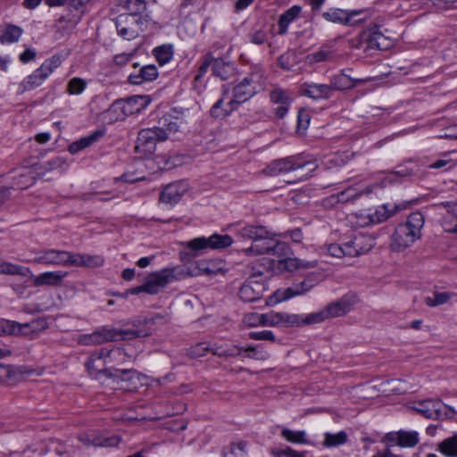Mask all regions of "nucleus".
I'll return each instance as SVG.
<instances>
[{"label": "nucleus", "mask_w": 457, "mask_h": 457, "mask_svg": "<svg viewBox=\"0 0 457 457\" xmlns=\"http://www.w3.org/2000/svg\"><path fill=\"white\" fill-rule=\"evenodd\" d=\"M0 274L27 277L30 274V270L27 267L12 264L11 262H2L0 263Z\"/></svg>", "instance_id": "nucleus-40"}, {"label": "nucleus", "mask_w": 457, "mask_h": 457, "mask_svg": "<svg viewBox=\"0 0 457 457\" xmlns=\"http://www.w3.org/2000/svg\"><path fill=\"white\" fill-rule=\"evenodd\" d=\"M149 104L147 96H135L128 98L125 101L118 102L117 104L120 105L125 115H131L141 112Z\"/></svg>", "instance_id": "nucleus-23"}, {"label": "nucleus", "mask_w": 457, "mask_h": 457, "mask_svg": "<svg viewBox=\"0 0 457 457\" xmlns=\"http://www.w3.org/2000/svg\"><path fill=\"white\" fill-rule=\"evenodd\" d=\"M87 87V81L80 78L71 79L67 85V91L71 95H79Z\"/></svg>", "instance_id": "nucleus-50"}, {"label": "nucleus", "mask_w": 457, "mask_h": 457, "mask_svg": "<svg viewBox=\"0 0 457 457\" xmlns=\"http://www.w3.org/2000/svg\"><path fill=\"white\" fill-rule=\"evenodd\" d=\"M147 22L141 17L137 19L133 15L122 14L116 20V28L119 35L125 39H132L138 36L139 31H143V25Z\"/></svg>", "instance_id": "nucleus-10"}, {"label": "nucleus", "mask_w": 457, "mask_h": 457, "mask_svg": "<svg viewBox=\"0 0 457 457\" xmlns=\"http://www.w3.org/2000/svg\"><path fill=\"white\" fill-rule=\"evenodd\" d=\"M35 172L32 168H26L13 177V186L18 189H24L34 183Z\"/></svg>", "instance_id": "nucleus-33"}, {"label": "nucleus", "mask_w": 457, "mask_h": 457, "mask_svg": "<svg viewBox=\"0 0 457 457\" xmlns=\"http://www.w3.org/2000/svg\"><path fill=\"white\" fill-rule=\"evenodd\" d=\"M437 451L446 457H457V435L443 440L437 445Z\"/></svg>", "instance_id": "nucleus-37"}, {"label": "nucleus", "mask_w": 457, "mask_h": 457, "mask_svg": "<svg viewBox=\"0 0 457 457\" xmlns=\"http://www.w3.org/2000/svg\"><path fill=\"white\" fill-rule=\"evenodd\" d=\"M207 352H210V345L206 343H199L191 347L189 354L192 358H198Z\"/></svg>", "instance_id": "nucleus-56"}, {"label": "nucleus", "mask_w": 457, "mask_h": 457, "mask_svg": "<svg viewBox=\"0 0 457 457\" xmlns=\"http://www.w3.org/2000/svg\"><path fill=\"white\" fill-rule=\"evenodd\" d=\"M281 436L290 443L304 445L310 443L304 431H294L289 428H283L281 431Z\"/></svg>", "instance_id": "nucleus-43"}, {"label": "nucleus", "mask_w": 457, "mask_h": 457, "mask_svg": "<svg viewBox=\"0 0 457 457\" xmlns=\"http://www.w3.org/2000/svg\"><path fill=\"white\" fill-rule=\"evenodd\" d=\"M236 236L242 240H251L249 247L244 249L246 255L278 254L288 249L287 244L274 238L275 234L263 226L245 225L237 229Z\"/></svg>", "instance_id": "nucleus-1"}, {"label": "nucleus", "mask_w": 457, "mask_h": 457, "mask_svg": "<svg viewBox=\"0 0 457 457\" xmlns=\"http://www.w3.org/2000/svg\"><path fill=\"white\" fill-rule=\"evenodd\" d=\"M300 94L312 99H327L332 95L329 85L303 83L300 87Z\"/></svg>", "instance_id": "nucleus-20"}, {"label": "nucleus", "mask_w": 457, "mask_h": 457, "mask_svg": "<svg viewBox=\"0 0 457 457\" xmlns=\"http://www.w3.org/2000/svg\"><path fill=\"white\" fill-rule=\"evenodd\" d=\"M367 237L364 236H357L344 244L345 255L349 257H356L368 253L371 248V245L366 244Z\"/></svg>", "instance_id": "nucleus-21"}, {"label": "nucleus", "mask_w": 457, "mask_h": 457, "mask_svg": "<svg viewBox=\"0 0 457 457\" xmlns=\"http://www.w3.org/2000/svg\"><path fill=\"white\" fill-rule=\"evenodd\" d=\"M116 335V328L103 326L96 328L90 334L79 335L77 338V343L80 345H97L108 342H114Z\"/></svg>", "instance_id": "nucleus-11"}, {"label": "nucleus", "mask_w": 457, "mask_h": 457, "mask_svg": "<svg viewBox=\"0 0 457 457\" xmlns=\"http://www.w3.org/2000/svg\"><path fill=\"white\" fill-rule=\"evenodd\" d=\"M385 441L388 444L396 445L402 447H414L419 443V435L413 431H399L388 433L385 436Z\"/></svg>", "instance_id": "nucleus-18"}, {"label": "nucleus", "mask_w": 457, "mask_h": 457, "mask_svg": "<svg viewBox=\"0 0 457 457\" xmlns=\"http://www.w3.org/2000/svg\"><path fill=\"white\" fill-rule=\"evenodd\" d=\"M357 303L355 295H345L338 301L330 303L320 312L307 315L308 323H320L326 320L341 317L347 314Z\"/></svg>", "instance_id": "nucleus-4"}, {"label": "nucleus", "mask_w": 457, "mask_h": 457, "mask_svg": "<svg viewBox=\"0 0 457 457\" xmlns=\"http://www.w3.org/2000/svg\"><path fill=\"white\" fill-rule=\"evenodd\" d=\"M154 53L157 62L162 65L169 62L173 55L170 46H158L154 50Z\"/></svg>", "instance_id": "nucleus-47"}, {"label": "nucleus", "mask_w": 457, "mask_h": 457, "mask_svg": "<svg viewBox=\"0 0 457 457\" xmlns=\"http://www.w3.org/2000/svg\"><path fill=\"white\" fill-rule=\"evenodd\" d=\"M331 53L327 50H319L315 53L310 54L306 56L307 62L310 64L320 62L329 60Z\"/></svg>", "instance_id": "nucleus-53"}, {"label": "nucleus", "mask_w": 457, "mask_h": 457, "mask_svg": "<svg viewBox=\"0 0 457 457\" xmlns=\"http://www.w3.org/2000/svg\"><path fill=\"white\" fill-rule=\"evenodd\" d=\"M352 222H355L356 225L360 227H366L372 223V218L370 217V213L360 212L352 214L351 216Z\"/></svg>", "instance_id": "nucleus-55"}, {"label": "nucleus", "mask_w": 457, "mask_h": 457, "mask_svg": "<svg viewBox=\"0 0 457 457\" xmlns=\"http://www.w3.org/2000/svg\"><path fill=\"white\" fill-rule=\"evenodd\" d=\"M187 190L188 184L186 181L181 180L168 184L162 190L159 200L166 204H175L180 201Z\"/></svg>", "instance_id": "nucleus-13"}, {"label": "nucleus", "mask_w": 457, "mask_h": 457, "mask_svg": "<svg viewBox=\"0 0 457 457\" xmlns=\"http://www.w3.org/2000/svg\"><path fill=\"white\" fill-rule=\"evenodd\" d=\"M82 12H75L74 13H69L68 15L61 16L57 24L59 28L71 30L73 29L81 19Z\"/></svg>", "instance_id": "nucleus-39"}, {"label": "nucleus", "mask_w": 457, "mask_h": 457, "mask_svg": "<svg viewBox=\"0 0 457 457\" xmlns=\"http://www.w3.org/2000/svg\"><path fill=\"white\" fill-rule=\"evenodd\" d=\"M184 277V270L181 267L162 269L159 271L149 274L144 283L145 293L156 295L161 288L168 284L181 279Z\"/></svg>", "instance_id": "nucleus-5"}, {"label": "nucleus", "mask_w": 457, "mask_h": 457, "mask_svg": "<svg viewBox=\"0 0 457 457\" xmlns=\"http://www.w3.org/2000/svg\"><path fill=\"white\" fill-rule=\"evenodd\" d=\"M85 365L90 376L95 378H99L100 375L104 374L109 378L115 377L124 380L126 376L135 374L133 370H114L115 373H112L111 369L106 368L109 364L105 354H102V349L93 353Z\"/></svg>", "instance_id": "nucleus-6"}, {"label": "nucleus", "mask_w": 457, "mask_h": 457, "mask_svg": "<svg viewBox=\"0 0 457 457\" xmlns=\"http://www.w3.org/2000/svg\"><path fill=\"white\" fill-rule=\"evenodd\" d=\"M317 261H304L298 258H285L278 261V268L284 271H295L300 269H312L316 267Z\"/></svg>", "instance_id": "nucleus-25"}, {"label": "nucleus", "mask_w": 457, "mask_h": 457, "mask_svg": "<svg viewBox=\"0 0 457 457\" xmlns=\"http://www.w3.org/2000/svg\"><path fill=\"white\" fill-rule=\"evenodd\" d=\"M347 434L345 431H340L337 434L326 433L323 445L326 447H333L344 445L347 441Z\"/></svg>", "instance_id": "nucleus-45"}, {"label": "nucleus", "mask_w": 457, "mask_h": 457, "mask_svg": "<svg viewBox=\"0 0 457 457\" xmlns=\"http://www.w3.org/2000/svg\"><path fill=\"white\" fill-rule=\"evenodd\" d=\"M65 164V160L62 157L57 156L50 161L35 165L32 169L37 177L44 178L53 170L62 168Z\"/></svg>", "instance_id": "nucleus-29"}, {"label": "nucleus", "mask_w": 457, "mask_h": 457, "mask_svg": "<svg viewBox=\"0 0 457 457\" xmlns=\"http://www.w3.org/2000/svg\"><path fill=\"white\" fill-rule=\"evenodd\" d=\"M440 205L447 210V213L442 219V228L446 232L457 234V204L446 202Z\"/></svg>", "instance_id": "nucleus-24"}, {"label": "nucleus", "mask_w": 457, "mask_h": 457, "mask_svg": "<svg viewBox=\"0 0 457 457\" xmlns=\"http://www.w3.org/2000/svg\"><path fill=\"white\" fill-rule=\"evenodd\" d=\"M98 137H99L98 133H94L88 137L80 138L79 140L71 144V145L69 147V151L71 154H77L80 150L91 145L95 141L97 140Z\"/></svg>", "instance_id": "nucleus-46"}, {"label": "nucleus", "mask_w": 457, "mask_h": 457, "mask_svg": "<svg viewBox=\"0 0 457 457\" xmlns=\"http://www.w3.org/2000/svg\"><path fill=\"white\" fill-rule=\"evenodd\" d=\"M245 444L241 442L238 444H231L230 445L223 448V457H242L245 453Z\"/></svg>", "instance_id": "nucleus-49"}, {"label": "nucleus", "mask_w": 457, "mask_h": 457, "mask_svg": "<svg viewBox=\"0 0 457 457\" xmlns=\"http://www.w3.org/2000/svg\"><path fill=\"white\" fill-rule=\"evenodd\" d=\"M453 296H455V294L448 292H435L432 296H426L424 301L428 306L435 307L447 303Z\"/></svg>", "instance_id": "nucleus-42"}, {"label": "nucleus", "mask_w": 457, "mask_h": 457, "mask_svg": "<svg viewBox=\"0 0 457 457\" xmlns=\"http://www.w3.org/2000/svg\"><path fill=\"white\" fill-rule=\"evenodd\" d=\"M262 326L278 327L277 312L262 314Z\"/></svg>", "instance_id": "nucleus-60"}, {"label": "nucleus", "mask_w": 457, "mask_h": 457, "mask_svg": "<svg viewBox=\"0 0 457 457\" xmlns=\"http://www.w3.org/2000/svg\"><path fill=\"white\" fill-rule=\"evenodd\" d=\"M60 64V59L55 56L46 60L20 84L21 91H29L41 86Z\"/></svg>", "instance_id": "nucleus-7"}, {"label": "nucleus", "mask_w": 457, "mask_h": 457, "mask_svg": "<svg viewBox=\"0 0 457 457\" xmlns=\"http://www.w3.org/2000/svg\"><path fill=\"white\" fill-rule=\"evenodd\" d=\"M157 76L158 71L155 65H145L139 70L138 73L130 74L129 82L133 85H141L145 81L155 79Z\"/></svg>", "instance_id": "nucleus-27"}, {"label": "nucleus", "mask_w": 457, "mask_h": 457, "mask_svg": "<svg viewBox=\"0 0 457 457\" xmlns=\"http://www.w3.org/2000/svg\"><path fill=\"white\" fill-rule=\"evenodd\" d=\"M233 243V239L228 235L214 234L208 238L196 237L184 245L192 251L194 255H197L207 248L219 249L229 246Z\"/></svg>", "instance_id": "nucleus-8"}, {"label": "nucleus", "mask_w": 457, "mask_h": 457, "mask_svg": "<svg viewBox=\"0 0 457 457\" xmlns=\"http://www.w3.org/2000/svg\"><path fill=\"white\" fill-rule=\"evenodd\" d=\"M256 93L255 87L253 85L252 79L245 78L233 89V98L228 102V109H221L223 99L218 100L211 110V113L215 118H220L228 115L237 106L245 103Z\"/></svg>", "instance_id": "nucleus-3"}, {"label": "nucleus", "mask_w": 457, "mask_h": 457, "mask_svg": "<svg viewBox=\"0 0 457 457\" xmlns=\"http://www.w3.org/2000/svg\"><path fill=\"white\" fill-rule=\"evenodd\" d=\"M353 80L343 73L334 76L329 84L331 93H333L335 90H345L353 87Z\"/></svg>", "instance_id": "nucleus-38"}, {"label": "nucleus", "mask_w": 457, "mask_h": 457, "mask_svg": "<svg viewBox=\"0 0 457 457\" xmlns=\"http://www.w3.org/2000/svg\"><path fill=\"white\" fill-rule=\"evenodd\" d=\"M395 212L396 207L390 209L388 204H384L378 207L373 213H370V217L372 218V223L376 224L384 222Z\"/></svg>", "instance_id": "nucleus-41"}, {"label": "nucleus", "mask_w": 457, "mask_h": 457, "mask_svg": "<svg viewBox=\"0 0 457 457\" xmlns=\"http://www.w3.org/2000/svg\"><path fill=\"white\" fill-rule=\"evenodd\" d=\"M104 259L101 255L71 253L70 265L73 267L97 268L103 266Z\"/></svg>", "instance_id": "nucleus-22"}, {"label": "nucleus", "mask_w": 457, "mask_h": 457, "mask_svg": "<svg viewBox=\"0 0 457 457\" xmlns=\"http://www.w3.org/2000/svg\"><path fill=\"white\" fill-rule=\"evenodd\" d=\"M310 114L303 109L299 110L297 117V132L303 133L310 124Z\"/></svg>", "instance_id": "nucleus-54"}, {"label": "nucleus", "mask_w": 457, "mask_h": 457, "mask_svg": "<svg viewBox=\"0 0 457 457\" xmlns=\"http://www.w3.org/2000/svg\"><path fill=\"white\" fill-rule=\"evenodd\" d=\"M13 323L15 325L13 327L15 328L14 335H21L30 338L37 337L39 332L47 328V322L44 319L33 320L26 323H19L16 321H13Z\"/></svg>", "instance_id": "nucleus-17"}, {"label": "nucleus", "mask_w": 457, "mask_h": 457, "mask_svg": "<svg viewBox=\"0 0 457 457\" xmlns=\"http://www.w3.org/2000/svg\"><path fill=\"white\" fill-rule=\"evenodd\" d=\"M102 354H105L109 365H120L131 359V356L127 353L126 349L120 347L111 350L102 348Z\"/></svg>", "instance_id": "nucleus-30"}, {"label": "nucleus", "mask_w": 457, "mask_h": 457, "mask_svg": "<svg viewBox=\"0 0 457 457\" xmlns=\"http://www.w3.org/2000/svg\"><path fill=\"white\" fill-rule=\"evenodd\" d=\"M278 326L294 327L309 324L307 315L303 318L298 314L288 312H277Z\"/></svg>", "instance_id": "nucleus-31"}, {"label": "nucleus", "mask_w": 457, "mask_h": 457, "mask_svg": "<svg viewBox=\"0 0 457 457\" xmlns=\"http://www.w3.org/2000/svg\"><path fill=\"white\" fill-rule=\"evenodd\" d=\"M367 46L372 49H386L388 47L386 37L377 28L369 30Z\"/></svg>", "instance_id": "nucleus-32"}, {"label": "nucleus", "mask_w": 457, "mask_h": 457, "mask_svg": "<svg viewBox=\"0 0 457 457\" xmlns=\"http://www.w3.org/2000/svg\"><path fill=\"white\" fill-rule=\"evenodd\" d=\"M361 11L346 12L341 9H330L322 14L328 21L336 23H349L353 17L360 14Z\"/></svg>", "instance_id": "nucleus-28"}, {"label": "nucleus", "mask_w": 457, "mask_h": 457, "mask_svg": "<svg viewBox=\"0 0 457 457\" xmlns=\"http://www.w3.org/2000/svg\"><path fill=\"white\" fill-rule=\"evenodd\" d=\"M147 335V333H145L142 330L116 329L115 341L130 340L140 337H145Z\"/></svg>", "instance_id": "nucleus-48"}, {"label": "nucleus", "mask_w": 457, "mask_h": 457, "mask_svg": "<svg viewBox=\"0 0 457 457\" xmlns=\"http://www.w3.org/2000/svg\"><path fill=\"white\" fill-rule=\"evenodd\" d=\"M14 372L11 366L0 363V382H6L12 378Z\"/></svg>", "instance_id": "nucleus-63"}, {"label": "nucleus", "mask_w": 457, "mask_h": 457, "mask_svg": "<svg viewBox=\"0 0 457 457\" xmlns=\"http://www.w3.org/2000/svg\"><path fill=\"white\" fill-rule=\"evenodd\" d=\"M120 441V436H112L105 438L104 441H100L96 439L93 442V445L96 446H105V447H111V446H116Z\"/></svg>", "instance_id": "nucleus-62"}, {"label": "nucleus", "mask_w": 457, "mask_h": 457, "mask_svg": "<svg viewBox=\"0 0 457 457\" xmlns=\"http://www.w3.org/2000/svg\"><path fill=\"white\" fill-rule=\"evenodd\" d=\"M275 457H303V455L290 447H287L286 449L277 451L274 453Z\"/></svg>", "instance_id": "nucleus-64"}, {"label": "nucleus", "mask_w": 457, "mask_h": 457, "mask_svg": "<svg viewBox=\"0 0 457 457\" xmlns=\"http://www.w3.org/2000/svg\"><path fill=\"white\" fill-rule=\"evenodd\" d=\"M402 381L399 379H391L382 382L379 386L383 394H403L406 392L405 388L401 387Z\"/></svg>", "instance_id": "nucleus-44"}, {"label": "nucleus", "mask_w": 457, "mask_h": 457, "mask_svg": "<svg viewBox=\"0 0 457 457\" xmlns=\"http://www.w3.org/2000/svg\"><path fill=\"white\" fill-rule=\"evenodd\" d=\"M280 172H289L297 170L307 169L309 172L313 171L317 165L313 162H303L300 157L291 156L285 159L276 160Z\"/></svg>", "instance_id": "nucleus-19"}, {"label": "nucleus", "mask_w": 457, "mask_h": 457, "mask_svg": "<svg viewBox=\"0 0 457 457\" xmlns=\"http://www.w3.org/2000/svg\"><path fill=\"white\" fill-rule=\"evenodd\" d=\"M213 62L214 58L212 56V54H206L199 67L198 73L195 76V79H199L201 77H203L207 71L208 68L210 66L212 67Z\"/></svg>", "instance_id": "nucleus-59"}, {"label": "nucleus", "mask_w": 457, "mask_h": 457, "mask_svg": "<svg viewBox=\"0 0 457 457\" xmlns=\"http://www.w3.org/2000/svg\"><path fill=\"white\" fill-rule=\"evenodd\" d=\"M68 275L67 271H47L41 273L34 278L33 284L36 287L41 286H57Z\"/></svg>", "instance_id": "nucleus-26"}, {"label": "nucleus", "mask_w": 457, "mask_h": 457, "mask_svg": "<svg viewBox=\"0 0 457 457\" xmlns=\"http://www.w3.org/2000/svg\"><path fill=\"white\" fill-rule=\"evenodd\" d=\"M22 34V29L12 24L0 28V41L2 43H13L18 41Z\"/></svg>", "instance_id": "nucleus-34"}, {"label": "nucleus", "mask_w": 457, "mask_h": 457, "mask_svg": "<svg viewBox=\"0 0 457 457\" xmlns=\"http://www.w3.org/2000/svg\"><path fill=\"white\" fill-rule=\"evenodd\" d=\"M318 283H319V280L317 278L308 277L305 279H303L302 282L294 284L293 286H291L287 288L277 290L274 296L276 297L277 301H278V302L288 300L292 297H295L297 295H302L309 292Z\"/></svg>", "instance_id": "nucleus-12"}, {"label": "nucleus", "mask_w": 457, "mask_h": 457, "mask_svg": "<svg viewBox=\"0 0 457 457\" xmlns=\"http://www.w3.org/2000/svg\"><path fill=\"white\" fill-rule=\"evenodd\" d=\"M301 12V7L298 5H294L286 11L279 18L278 27H279V34L286 33L289 23H291Z\"/></svg>", "instance_id": "nucleus-36"}, {"label": "nucleus", "mask_w": 457, "mask_h": 457, "mask_svg": "<svg viewBox=\"0 0 457 457\" xmlns=\"http://www.w3.org/2000/svg\"><path fill=\"white\" fill-rule=\"evenodd\" d=\"M328 252L331 256L336 258L346 256L344 250V245L331 244L328 247Z\"/></svg>", "instance_id": "nucleus-61"}, {"label": "nucleus", "mask_w": 457, "mask_h": 457, "mask_svg": "<svg viewBox=\"0 0 457 457\" xmlns=\"http://www.w3.org/2000/svg\"><path fill=\"white\" fill-rule=\"evenodd\" d=\"M71 252L63 251V250H46L42 252L35 258V262L42 263L46 265H57V266H71Z\"/></svg>", "instance_id": "nucleus-14"}, {"label": "nucleus", "mask_w": 457, "mask_h": 457, "mask_svg": "<svg viewBox=\"0 0 457 457\" xmlns=\"http://www.w3.org/2000/svg\"><path fill=\"white\" fill-rule=\"evenodd\" d=\"M243 322L247 327L262 326V314L250 312L244 316Z\"/></svg>", "instance_id": "nucleus-57"}, {"label": "nucleus", "mask_w": 457, "mask_h": 457, "mask_svg": "<svg viewBox=\"0 0 457 457\" xmlns=\"http://www.w3.org/2000/svg\"><path fill=\"white\" fill-rule=\"evenodd\" d=\"M249 337L253 340H265V341H275L274 334L270 330H263L260 332H250Z\"/></svg>", "instance_id": "nucleus-58"}, {"label": "nucleus", "mask_w": 457, "mask_h": 457, "mask_svg": "<svg viewBox=\"0 0 457 457\" xmlns=\"http://www.w3.org/2000/svg\"><path fill=\"white\" fill-rule=\"evenodd\" d=\"M234 72V67L230 62H225L223 59H214L212 65L213 75L226 80L230 78Z\"/></svg>", "instance_id": "nucleus-35"}, {"label": "nucleus", "mask_w": 457, "mask_h": 457, "mask_svg": "<svg viewBox=\"0 0 457 457\" xmlns=\"http://www.w3.org/2000/svg\"><path fill=\"white\" fill-rule=\"evenodd\" d=\"M424 217L419 212L411 213L404 223L397 225L390 238V248L395 252H403L420 238Z\"/></svg>", "instance_id": "nucleus-2"}, {"label": "nucleus", "mask_w": 457, "mask_h": 457, "mask_svg": "<svg viewBox=\"0 0 457 457\" xmlns=\"http://www.w3.org/2000/svg\"><path fill=\"white\" fill-rule=\"evenodd\" d=\"M167 139V131L162 128L154 127L142 129L137 136L136 150L139 153L152 154L158 141Z\"/></svg>", "instance_id": "nucleus-9"}, {"label": "nucleus", "mask_w": 457, "mask_h": 457, "mask_svg": "<svg viewBox=\"0 0 457 457\" xmlns=\"http://www.w3.org/2000/svg\"><path fill=\"white\" fill-rule=\"evenodd\" d=\"M447 406L439 400L427 399L418 403L415 410L428 419H442L445 412L444 410Z\"/></svg>", "instance_id": "nucleus-16"}, {"label": "nucleus", "mask_w": 457, "mask_h": 457, "mask_svg": "<svg viewBox=\"0 0 457 457\" xmlns=\"http://www.w3.org/2000/svg\"><path fill=\"white\" fill-rule=\"evenodd\" d=\"M147 3V0H128L126 4L127 9L130 12L129 15L136 17L137 13L143 12L146 8Z\"/></svg>", "instance_id": "nucleus-52"}, {"label": "nucleus", "mask_w": 457, "mask_h": 457, "mask_svg": "<svg viewBox=\"0 0 457 457\" xmlns=\"http://www.w3.org/2000/svg\"><path fill=\"white\" fill-rule=\"evenodd\" d=\"M265 290L264 283L250 278L241 286L238 296L244 302H254L262 297Z\"/></svg>", "instance_id": "nucleus-15"}, {"label": "nucleus", "mask_w": 457, "mask_h": 457, "mask_svg": "<svg viewBox=\"0 0 457 457\" xmlns=\"http://www.w3.org/2000/svg\"><path fill=\"white\" fill-rule=\"evenodd\" d=\"M270 100L276 104H290L292 99L287 91L275 88L270 92Z\"/></svg>", "instance_id": "nucleus-51"}]
</instances>
